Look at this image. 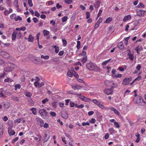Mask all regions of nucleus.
<instances>
[{"label": "nucleus", "instance_id": "f257e3e1", "mask_svg": "<svg viewBox=\"0 0 146 146\" xmlns=\"http://www.w3.org/2000/svg\"><path fill=\"white\" fill-rule=\"evenodd\" d=\"M87 68L90 70H94L95 71H99L100 68L94 63L90 62L87 63L86 65Z\"/></svg>", "mask_w": 146, "mask_h": 146}, {"label": "nucleus", "instance_id": "f03ea898", "mask_svg": "<svg viewBox=\"0 0 146 146\" xmlns=\"http://www.w3.org/2000/svg\"><path fill=\"white\" fill-rule=\"evenodd\" d=\"M133 100L134 103L140 105H143L142 103H144V105L146 104V102L143 100L141 96H138L137 97H134Z\"/></svg>", "mask_w": 146, "mask_h": 146}, {"label": "nucleus", "instance_id": "7ed1b4c3", "mask_svg": "<svg viewBox=\"0 0 146 146\" xmlns=\"http://www.w3.org/2000/svg\"><path fill=\"white\" fill-rule=\"evenodd\" d=\"M39 113L42 117L44 119H46L48 117V113L44 109L40 110Z\"/></svg>", "mask_w": 146, "mask_h": 146}, {"label": "nucleus", "instance_id": "20e7f679", "mask_svg": "<svg viewBox=\"0 0 146 146\" xmlns=\"http://www.w3.org/2000/svg\"><path fill=\"white\" fill-rule=\"evenodd\" d=\"M76 95L79 98L83 101L88 102L91 101V99H90L85 97L82 95L81 94H77Z\"/></svg>", "mask_w": 146, "mask_h": 146}, {"label": "nucleus", "instance_id": "39448f33", "mask_svg": "<svg viewBox=\"0 0 146 146\" xmlns=\"http://www.w3.org/2000/svg\"><path fill=\"white\" fill-rule=\"evenodd\" d=\"M136 15L140 17H143L144 14L146 12V11L141 9H137L136 10Z\"/></svg>", "mask_w": 146, "mask_h": 146}, {"label": "nucleus", "instance_id": "423d86ee", "mask_svg": "<svg viewBox=\"0 0 146 146\" xmlns=\"http://www.w3.org/2000/svg\"><path fill=\"white\" fill-rule=\"evenodd\" d=\"M131 80L132 78L131 77L129 78L126 77L125 78L122 82V85H128Z\"/></svg>", "mask_w": 146, "mask_h": 146}, {"label": "nucleus", "instance_id": "0eeeda50", "mask_svg": "<svg viewBox=\"0 0 146 146\" xmlns=\"http://www.w3.org/2000/svg\"><path fill=\"white\" fill-rule=\"evenodd\" d=\"M35 119L37 124L41 127H43L44 124L43 120L41 118L39 117L36 118Z\"/></svg>", "mask_w": 146, "mask_h": 146}, {"label": "nucleus", "instance_id": "6e6552de", "mask_svg": "<svg viewBox=\"0 0 146 146\" xmlns=\"http://www.w3.org/2000/svg\"><path fill=\"white\" fill-rule=\"evenodd\" d=\"M61 116L64 119H66L68 117V115L66 111L65 110H63L61 112Z\"/></svg>", "mask_w": 146, "mask_h": 146}, {"label": "nucleus", "instance_id": "1a4fd4ad", "mask_svg": "<svg viewBox=\"0 0 146 146\" xmlns=\"http://www.w3.org/2000/svg\"><path fill=\"white\" fill-rule=\"evenodd\" d=\"M113 90L112 88L108 89L105 90L104 92L107 95H109L112 94L113 93Z\"/></svg>", "mask_w": 146, "mask_h": 146}, {"label": "nucleus", "instance_id": "9d476101", "mask_svg": "<svg viewBox=\"0 0 146 146\" xmlns=\"http://www.w3.org/2000/svg\"><path fill=\"white\" fill-rule=\"evenodd\" d=\"M3 58L8 59L10 57V54L7 52L3 51L1 55Z\"/></svg>", "mask_w": 146, "mask_h": 146}, {"label": "nucleus", "instance_id": "9b49d317", "mask_svg": "<svg viewBox=\"0 0 146 146\" xmlns=\"http://www.w3.org/2000/svg\"><path fill=\"white\" fill-rule=\"evenodd\" d=\"M118 48L121 50L123 49L124 48V45L123 44V43L122 41H121L119 42L117 45Z\"/></svg>", "mask_w": 146, "mask_h": 146}, {"label": "nucleus", "instance_id": "f8f14e48", "mask_svg": "<svg viewBox=\"0 0 146 146\" xmlns=\"http://www.w3.org/2000/svg\"><path fill=\"white\" fill-rule=\"evenodd\" d=\"M82 88V87L78 85H73L72 86V88L74 90H80Z\"/></svg>", "mask_w": 146, "mask_h": 146}, {"label": "nucleus", "instance_id": "ddd939ff", "mask_svg": "<svg viewBox=\"0 0 146 146\" xmlns=\"http://www.w3.org/2000/svg\"><path fill=\"white\" fill-rule=\"evenodd\" d=\"M110 109L111 110L113 111L115 114L117 115H120L119 112L116 108L112 107H111Z\"/></svg>", "mask_w": 146, "mask_h": 146}, {"label": "nucleus", "instance_id": "4468645a", "mask_svg": "<svg viewBox=\"0 0 146 146\" xmlns=\"http://www.w3.org/2000/svg\"><path fill=\"white\" fill-rule=\"evenodd\" d=\"M129 52L127 54V55L129 57V58L131 60V61H133L134 59V55L133 54H131V52L130 50H129Z\"/></svg>", "mask_w": 146, "mask_h": 146}, {"label": "nucleus", "instance_id": "2eb2a0df", "mask_svg": "<svg viewBox=\"0 0 146 146\" xmlns=\"http://www.w3.org/2000/svg\"><path fill=\"white\" fill-rule=\"evenodd\" d=\"M142 46H137L135 48V50L136 51L137 54H140V52L139 51V50H142Z\"/></svg>", "mask_w": 146, "mask_h": 146}, {"label": "nucleus", "instance_id": "dca6fc26", "mask_svg": "<svg viewBox=\"0 0 146 146\" xmlns=\"http://www.w3.org/2000/svg\"><path fill=\"white\" fill-rule=\"evenodd\" d=\"M17 31H15L13 32L12 35V40H15L17 36Z\"/></svg>", "mask_w": 146, "mask_h": 146}, {"label": "nucleus", "instance_id": "f3484780", "mask_svg": "<svg viewBox=\"0 0 146 146\" xmlns=\"http://www.w3.org/2000/svg\"><path fill=\"white\" fill-rule=\"evenodd\" d=\"M37 137H34V139L37 141H40L42 139V137L40 134L37 135Z\"/></svg>", "mask_w": 146, "mask_h": 146}, {"label": "nucleus", "instance_id": "a211bd4d", "mask_svg": "<svg viewBox=\"0 0 146 146\" xmlns=\"http://www.w3.org/2000/svg\"><path fill=\"white\" fill-rule=\"evenodd\" d=\"M131 18V16L130 15H128L125 16L123 19V21L124 22L127 21L130 19Z\"/></svg>", "mask_w": 146, "mask_h": 146}, {"label": "nucleus", "instance_id": "6ab92c4d", "mask_svg": "<svg viewBox=\"0 0 146 146\" xmlns=\"http://www.w3.org/2000/svg\"><path fill=\"white\" fill-rule=\"evenodd\" d=\"M135 136L137 137V139L135 140V142L138 143L140 139V135L138 133H137L135 134Z\"/></svg>", "mask_w": 146, "mask_h": 146}, {"label": "nucleus", "instance_id": "aec40b11", "mask_svg": "<svg viewBox=\"0 0 146 146\" xmlns=\"http://www.w3.org/2000/svg\"><path fill=\"white\" fill-rule=\"evenodd\" d=\"M111 76L113 78H120L122 77V74H117L112 75Z\"/></svg>", "mask_w": 146, "mask_h": 146}, {"label": "nucleus", "instance_id": "412c9836", "mask_svg": "<svg viewBox=\"0 0 146 146\" xmlns=\"http://www.w3.org/2000/svg\"><path fill=\"white\" fill-rule=\"evenodd\" d=\"M109 131L111 135L114 134L116 132L115 130L113 128H111L109 129Z\"/></svg>", "mask_w": 146, "mask_h": 146}, {"label": "nucleus", "instance_id": "4be33fe9", "mask_svg": "<svg viewBox=\"0 0 146 146\" xmlns=\"http://www.w3.org/2000/svg\"><path fill=\"white\" fill-rule=\"evenodd\" d=\"M8 132L10 136L13 135L15 133V132L12 129L9 130L8 131Z\"/></svg>", "mask_w": 146, "mask_h": 146}, {"label": "nucleus", "instance_id": "5701e85b", "mask_svg": "<svg viewBox=\"0 0 146 146\" xmlns=\"http://www.w3.org/2000/svg\"><path fill=\"white\" fill-rule=\"evenodd\" d=\"M26 29V28L25 27H21L20 28H16V30L17 31H24Z\"/></svg>", "mask_w": 146, "mask_h": 146}, {"label": "nucleus", "instance_id": "b1692460", "mask_svg": "<svg viewBox=\"0 0 146 146\" xmlns=\"http://www.w3.org/2000/svg\"><path fill=\"white\" fill-rule=\"evenodd\" d=\"M30 110L32 112V113L33 115H36V109L35 108H31L30 109Z\"/></svg>", "mask_w": 146, "mask_h": 146}, {"label": "nucleus", "instance_id": "393cba45", "mask_svg": "<svg viewBox=\"0 0 146 146\" xmlns=\"http://www.w3.org/2000/svg\"><path fill=\"white\" fill-rule=\"evenodd\" d=\"M100 1H97L96 2V4L94 5V6L95 8L98 9L100 7Z\"/></svg>", "mask_w": 146, "mask_h": 146}, {"label": "nucleus", "instance_id": "a878e982", "mask_svg": "<svg viewBox=\"0 0 146 146\" xmlns=\"http://www.w3.org/2000/svg\"><path fill=\"white\" fill-rule=\"evenodd\" d=\"M28 40L30 42H33L34 40L33 36L32 35H29L28 37Z\"/></svg>", "mask_w": 146, "mask_h": 146}, {"label": "nucleus", "instance_id": "bb28decb", "mask_svg": "<svg viewBox=\"0 0 146 146\" xmlns=\"http://www.w3.org/2000/svg\"><path fill=\"white\" fill-rule=\"evenodd\" d=\"M43 33L44 36H46L50 34V32L46 30H43Z\"/></svg>", "mask_w": 146, "mask_h": 146}, {"label": "nucleus", "instance_id": "cd10ccee", "mask_svg": "<svg viewBox=\"0 0 146 146\" xmlns=\"http://www.w3.org/2000/svg\"><path fill=\"white\" fill-rule=\"evenodd\" d=\"M13 4L14 6L18 9H19V6L18 4V0H15L14 1Z\"/></svg>", "mask_w": 146, "mask_h": 146}, {"label": "nucleus", "instance_id": "c85d7f7f", "mask_svg": "<svg viewBox=\"0 0 146 146\" xmlns=\"http://www.w3.org/2000/svg\"><path fill=\"white\" fill-rule=\"evenodd\" d=\"M112 19L111 17H109L107 18L104 23H109L112 21Z\"/></svg>", "mask_w": 146, "mask_h": 146}, {"label": "nucleus", "instance_id": "c756f323", "mask_svg": "<svg viewBox=\"0 0 146 146\" xmlns=\"http://www.w3.org/2000/svg\"><path fill=\"white\" fill-rule=\"evenodd\" d=\"M53 47L55 48V52L56 53H57L59 51V47L57 46H53Z\"/></svg>", "mask_w": 146, "mask_h": 146}, {"label": "nucleus", "instance_id": "7c9ffc66", "mask_svg": "<svg viewBox=\"0 0 146 146\" xmlns=\"http://www.w3.org/2000/svg\"><path fill=\"white\" fill-rule=\"evenodd\" d=\"M98 106L102 109H104L105 107L103 103L102 102H100L99 103Z\"/></svg>", "mask_w": 146, "mask_h": 146}, {"label": "nucleus", "instance_id": "2f4dec72", "mask_svg": "<svg viewBox=\"0 0 146 146\" xmlns=\"http://www.w3.org/2000/svg\"><path fill=\"white\" fill-rule=\"evenodd\" d=\"M67 75L68 76L70 77H72L73 75L72 71L70 70H69L67 72Z\"/></svg>", "mask_w": 146, "mask_h": 146}, {"label": "nucleus", "instance_id": "473e14b6", "mask_svg": "<svg viewBox=\"0 0 146 146\" xmlns=\"http://www.w3.org/2000/svg\"><path fill=\"white\" fill-rule=\"evenodd\" d=\"M17 38H20L22 36V33L20 31L19 32H17Z\"/></svg>", "mask_w": 146, "mask_h": 146}, {"label": "nucleus", "instance_id": "72a5a7b5", "mask_svg": "<svg viewBox=\"0 0 146 146\" xmlns=\"http://www.w3.org/2000/svg\"><path fill=\"white\" fill-rule=\"evenodd\" d=\"M49 137H48V135L47 134H45L44 137V142L45 143V142H46V141H48V139L49 138Z\"/></svg>", "mask_w": 146, "mask_h": 146}, {"label": "nucleus", "instance_id": "f704fd0d", "mask_svg": "<svg viewBox=\"0 0 146 146\" xmlns=\"http://www.w3.org/2000/svg\"><path fill=\"white\" fill-rule=\"evenodd\" d=\"M92 102L95 104L97 105V106L98 105L99 103L100 102L98 100L96 99H94L93 100H92Z\"/></svg>", "mask_w": 146, "mask_h": 146}, {"label": "nucleus", "instance_id": "c9c22d12", "mask_svg": "<svg viewBox=\"0 0 146 146\" xmlns=\"http://www.w3.org/2000/svg\"><path fill=\"white\" fill-rule=\"evenodd\" d=\"M62 40L63 43V46H66L67 43L66 40L64 38L62 39Z\"/></svg>", "mask_w": 146, "mask_h": 146}, {"label": "nucleus", "instance_id": "e433bc0d", "mask_svg": "<svg viewBox=\"0 0 146 146\" xmlns=\"http://www.w3.org/2000/svg\"><path fill=\"white\" fill-rule=\"evenodd\" d=\"M41 58L44 59V60H48L49 58V57L48 55L44 56L43 55H41Z\"/></svg>", "mask_w": 146, "mask_h": 146}, {"label": "nucleus", "instance_id": "4c0bfd02", "mask_svg": "<svg viewBox=\"0 0 146 146\" xmlns=\"http://www.w3.org/2000/svg\"><path fill=\"white\" fill-rule=\"evenodd\" d=\"M136 7L137 8H143L145 7V6L141 3H140Z\"/></svg>", "mask_w": 146, "mask_h": 146}, {"label": "nucleus", "instance_id": "58836bf2", "mask_svg": "<svg viewBox=\"0 0 146 146\" xmlns=\"http://www.w3.org/2000/svg\"><path fill=\"white\" fill-rule=\"evenodd\" d=\"M4 70L6 72H10L12 71L9 66L5 68Z\"/></svg>", "mask_w": 146, "mask_h": 146}, {"label": "nucleus", "instance_id": "ea45409f", "mask_svg": "<svg viewBox=\"0 0 146 146\" xmlns=\"http://www.w3.org/2000/svg\"><path fill=\"white\" fill-rule=\"evenodd\" d=\"M16 14L15 13H13L10 16V18L12 19H14L15 20V18L16 17Z\"/></svg>", "mask_w": 146, "mask_h": 146}, {"label": "nucleus", "instance_id": "a19ab883", "mask_svg": "<svg viewBox=\"0 0 146 146\" xmlns=\"http://www.w3.org/2000/svg\"><path fill=\"white\" fill-rule=\"evenodd\" d=\"M11 98L12 100L16 101L17 102L19 101V98L17 96H12Z\"/></svg>", "mask_w": 146, "mask_h": 146}, {"label": "nucleus", "instance_id": "79ce46f5", "mask_svg": "<svg viewBox=\"0 0 146 146\" xmlns=\"http://www.w3.org/2000/svg\"><path fill=\"white\" fill-rule=\"evenodd\" d=\"M25 94L26 96L29 97H31L32 95V93L29 92H27L26 93H25Z\"/></svg>", "mask_w": 146, "mask_h": 146}, {"label": "nucleus", "instance_id": "37998d69", "mask_svg": "<svg viewBox=\"0 0 146 146\" xmlns=\"http://www.w3.org/2000/svg\"><path fill=\"white\" fill-rule=\"evenodd\" d=\"M21 87V86L20 84H16L15 86V90H16L18 89H20Z\"/></svg>", "mask_w": 146, "mask_h": 146}, {"label": "nucleus", "instance_id": "c03bdc74", "mask_svg": "<svg viewBox=\"0 0 146 146\" xmlns=\"http://www.w3.org/2000/svg\"><path fill=\"white\" fill-rule=\"evenodd\" d=\"M80 41H77V44L76 46V47L78 49L77 50H78L80 48Z\"/></svg>", "mask_w": 146, "mask_h": 146}, {"label": "nucleus", "instance_id": "a18cd8bd", "mask_svg": "<svg viewBox=\"0 0 146 146\" xmlns=\"http://www.w3.org/2000/svg\"><path fill=\"white\" fill-rule=\"evenodd\" d=\"M111 60V59H110L103 62L102 63V65H106Z\"/></svg>", "mask_w": 146, "mask_h": 146}, {"label": "nucleus", "instance_id": "49530a36", "mask_svg": "<svg viewBox=\"0 0 146 146\" xmlns=\"http://www.w3.org/2000/svg\"><path fill=\"white\" fill-rule=\"evenodd\" d=\"M16 66V65L13 64H11L9 67L12 71L14 69Z\"/></svg>", "mask_w": 146, "mask_h": 146}, {"label": "nucleus", "instance_id": "de8ad7c7", "mask_svg": "<svg viewBox=\"0 0 146 146\" xmlns=\"http://www.w3.org/2000/svg\"><path fill=\"white\" fill-rule=\"evenodd\" d=\"M87 60V56L83 57L82 60V62L83 64L85 63Z\"/></svg>", "mask_w": 146, "mask_h": 146}, {"label": "nucleus", "instance_id": "09e8293b", "mask_svg": "<svg viewBox=\"0 0 146 146\" xmlns=\"http://www.w3.org/2000/svg\"><path fill=\"white\" fill-rule=\"evenodd\" d=\"M22 20V18L19 16H18L17 17H16L15 19V21H17L18 20L21 21Z\"/></svg>", "mask_w": 146, "mask_h": 146}, {"label": "nucleus", "instance_id": "8fccbe9b", "mask_svg": "<svg viewBox=\"0 0 146 146\" xmlns=\"http://www.w3.org/2000/svg\"><path fill=\"white\" fill-rule=\"evenodd\" d=\"M129 39V37H127L125 38L124 39L125 40V42H124V44L126 45H127L128 43V40Z\"/></svg>", "mask_w": 146, "mask_h": 146}, {"label": "nucleus", "instance_id": "3c124183", "mask_svg": "<svg viewBox=\"0 0 146 146\" xmlns=\"http://www.w3.org/2000/svg\"><path fill=\"white\" fill-rule=\"evenodd\" d=\"M68 19V17L67 16H65L63 17L62 19V21L63 23H64Z\"/></svg>", "mask_w": 146, "mask_h": 146}, {"label": "nucleus", "instance_id": "603ef678", "mask_svg": "<svg viewBox=\"0 0 146 146\" xmlns=\"http://www.w3.org/2000/svg\"><path fill=\"white\" fill-rule=\"evenodd\" d=\"M114 124L115 126L117 128H119L120 126L117 122L116 121L114 123Z\"/></svg>", "mask_w": 146, "mask_h": 146}, {"label": "nucleus", "instance_id": "864d4df0", "mask_svg": "<svg viewBox=\"0 0 146 146\" xmlns=\"http://www.w3.org/2000/svg\"><path fill=\"white\" fill-rule=\"evenodd\" d=\"M86 52L83 50L82 51V53L81 54H80V55H79V56H86Z\"/></svg>", "mask_w": 146, "mask_h": 146}, {"label": "nucleus", "instance_id": "5fc2aeb1", "mask_svg": "<svg viewBox=\"0 0 146 146\" xmlns=\"http://www.w3.org/2000/svg\"><path fill=\"white\" fill-rule=\"evenodd\" d=\"M64 1L66 3L68 4H70L72 2V0H65Z\"/></svg>", "mask_w": 146, "mask_h": 146}, {"label": "nucleus", "instance_id": "6e6d98bb", "mask_svg": "<svg viewBox=\"0 0 146 146\" xmlns=\"http://www.w3.org/2000/svg\"><path fill=\"white\" fill-rule=\"evenodd\" d=\"M48 100H49L48 99L46 98L42 100V102L43 104H45L46 102H48Z\"/></svg>", "mask_w": 146, "mask_h": 146}, {"label": "nucleus", "instance_id": "4d7b16f0", "mask_svg": "<svg viewBox=\"0 0 146 146\" xmlns=\"http://www.w3.org/2000/svg\"><path fill=\"white\" fill-rule=\"evenodd\" d=\"M96 120L94 118H92L91 119V120L90 121V123L93 124L95 123Z\"/></svg>", "mask_w": 146, "mask_h": 146}, {"label": "nucleus", "instance_id": "13d9d810", "mask_svg": "<svg viewBox=\"0 0 146 146\" xmlns=\"http://www.w3.org/2000/svg\"><path fill=\"white\" fill-rule=\"evenodd\" d=\"M33 20L34 22L35 23H37L38 22V20L36 17H34L33 19Z\"/></svg>", "mask_w": 146, "mask_h": 146}, {"label": "nucleus", "instance_id": "bf43d9fd", "mask_svg": "<svg viewBox=\"0 0 146 146\" xmlns=\"http://www.w3.org/2000/svg\"><path fill=\"white\" fill-rule=\"evenodd\" d=\"M28 3L30 7H31L33 6L32 0H28Z\"/></svg>", "mask_w": 146, "mask_h": 146}, {"label": "nucleus", "instance_id": "052dcab7", "mask_svg": "<svg viewBox=\"0 0 146 146\" xmlns=\"http://www.w3.org/2000/svg\"><path fill=\"white\" fill-rule=\"evenodd\" d=\"M2 127L0 128V135H2L3 133V127L2 124H1Z\"/></svg>", "mask_w": 146, "mask_h": 146}, {"label": "nucleus", "instance_id": "680f3d73", "mask_svg": "<svg viewBox=\"0 0 146 146\" xmlns=\"http://www.w3.org/2000/svg\"><path fill=\"white\" fill-rule=\"evenodd\" d=\"M141 68V65L139 64H138L137 66L136 67V69L138 71H139Z\"/></svg>", "mask_w": 146, "mask_h": 146}, {"label": "nucleus", "instance_id": "e2e57ef3", "mask_svg": "<svg viewBox=\"0 0 146 146\" xmlns=\"http://www.w3.org/2000/svg\"><path fill=\"white\" fill-rule=\"evenodd\" d=\"M50 114L53 117H54L56 115V113L52 111H50Z\"/></svg>", "mask_w": 146, "mask_h": 146}, {"label": "nucleus", "instance_id": "0e129e2a", "mask_svg": "<svg viewBox=\"0 0 146 146\" xmlns=\"http://www.w3.org/2000/svg\"><path fill=\"white\" fill-rule=\"evenodd\" d=\"M86 19H88L90 17V13L88 11H87L86 13Z\"/></svg>", "mask_w": 146, "mask_h": 146}, {"label": "nucleus", "instance_id": "69168bd1", "mask_svg": "<svg viewBox=\"0 0 146 146\" xmlns=\"http://www.w3.org/2000/svg\"><path fill=\"white\" fill-rule=\"evenodd\" d=\"M109 137V135L108 133H107L104 136V138L105 139H108Z\"/></svg>", "mask_w": 146, "mask_h": 146}, {"label": "nucleus", "instance_id": "338daca9", "mask_svg": "<svg viewBox=\"0 0 146 146\" xmlns=\"http://www.w3.org/2000/svg\"><path fill=\"white\" fill-rule=\"evenodd\" d=\"M4 63V60H3L1 58H0V65L3 64Z\"/></svg>", "mask_w": 146, "mask_h": 146}, {"label": "nucleus", "instance_id": "774afa93", "mask_svg": "<svg viewBox=\"0 0 146 146\" xmlns=\"http://www.w3.org/2000/svg\"><path fill=\"white\" fill-rule=\"evenodd\" d=\"M43 126L45 128H47L49 126L48 124L46 123H45L44 125L43 124Z\"/></svg>", "mask_w": 146, "mask_h": 146}]
</instances>
